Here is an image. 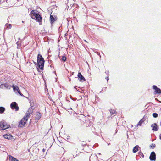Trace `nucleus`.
I'll use <instances>...</instances> for the list:
<instances>
[{
  "label": "nucleus",
  "mask_w": 161,
  "mask_h": 161,
  "mask_svg": "<svg viewBox=\"0 0 161 161\" xmlns=\"http://www.w3.org/2000/svg\"><path fill=\"white\" fill-rule=\"evenodd\" d=\"M19 42H17V43H16V44H17V45L18 46H19Z\"/></svg>",
  "instance_id": "c85d7f7f"
},
{
  "label": "nucleus",
  "mask_w": 161,
  "mask_h": 161,
  "mask_svg": "<svg viewBox=\"0 0 161 161\" xmlns=\"http://www.w3.org/2000/svg\"><path fill=\"white\" fill-rule=\"evenodd\" d=\"M5 110V108L3 107H0V113H3Z\"/></svg>",
  "instance_id": "a211bd4d"
},
{
  "label": "nucleus",
  "mask_w": 161,
  "mask_h": 161,
  "mask_svg": "<svg viewBox=\"0 0 161 161\" xmlns=\"http://www.w3.org/2000/svg\"><path fill=\"white\" fill-rule=\"evenodd\" d=\"M30 106H31V108L33 107V105L31 103H30Z\"/></svg>",
  "instance_id": "c756f323"
},
{
  "label": "nucleus",
  "mask_w": 161,
  "mask_h": 161,
  "mask_svg": "<svg viewBox=\"0 0 161 161\" xmlns=\"http://www.w3.org/2000/svg\"><path fill=\"white\" fill-rule=\"evenodd\" d=\"M41 115L40 113H37L36 114L35 120L37 122L41 118Z\"/></svg>",
  "instance_id": "9d476101"
},
{
  "label": "nucleus",
  "mask_w": 161,
  "mask_h": 161,
  "mask_svg": "<svg viewBox=\"0 0 161 161\" xmlns=\"http://www.w3.org/2000/svg\"><path fill=\"white\" fill-rule=\"evenodd\" d=\"M151 127H152V130L153 131H157L158 130L157 126L156 123L152 124Z\"/></svg>",
  "instance_id": "1a4fd4ad"
},
{
  "label": "nucleus",
  "mask_w": 161,
  "mask_h": 161,
  "mask_svg": "<svg viewBox=\"0 0 161 161\" xmlns=\"http://www.w3.org/2000/svg\"><path fill=\"white\" fill-rule=\"evenodd\" d=\"M153 89L155 90V93H161V90L157 87L156 86H153Z\"/></svg>",
  "instance_id": "6e6552de"
},
{
  "label": "nucleus",
  "mask_w": 161,
  "mask_h": 161,
  "mask_svg": "<svg viewBox=\"0 0 161 161\" xmlns=\"http://www.w3.org/2000/svg\"><path fill=\"white\" fill-rule=\"evenodd\" d=\"M159 138L161 140V134L159 135Z\"/></svg>",
  "instance_id": "2f4dec72"
},
{
  "label": "nucleus",
  "mask_w": 161,
  "mask_h": 161,
  "mask_svg": "<svg viewBox=\"0 0 161 161\" xmlns=\"http://www.w3.org/2000/svg\"><path fill=\"white\" fill-rule=\"evenodd\" d=\"M5 26L6 27L7 29H9L11 28L12 26V25L11 24H9L8 25L7 24H6Z\"/></svg>",
  "instance_id": "aec40b11"
},
{
  "label": "nucleus",
  "mask_w": 161,
  "mask_h": 161,
  "mask_svg": "<svg viewBox=\"0 0 161 161\" xmlns=\"http://www.w3.org/2000/svg\"><path fill=\"white\" fill-rule=\"evenodd\" d=\"M20 95L21 96H23V94L21 93L20 92H20L19 93Z\"/></svg>",
  "instance_id": "7c9ffc66"
},
{
  "label": "nucleus",
  "mask_w": 161,
  "mask_h": 161,
  "mask_svg": "<svg viewBox=\"0 0 161 161\" xmlns=\"http://www.w3.org/2000/svg\"><path fill=\"white\" fill-rule=\"evenodd\" d=\"M31 17L32 18L34 19V18H33V17H32V16H31Z\"/></svg>",
  "instance_id": "f704fd0d"
},
{
  "label": "nucleus",
  "mask_w": 161,
  "mask_h": 161,
  "mask_svg": "<svg viewBox=\"0 0 161 161\" xmlns=\"http://www.w3.org/2000/svg\"><path fill=\"white\" fill-rule=\"evenodd\" d=\"M37 16H35L36 20L37 21L40 22L42 20V18L41 17V15L38 14V15H37Z\"/></svg>",
  "instance_id": "2eb2a0df"
},
{
  "label": "nucleus",
  "mask_w": 161,
  "mask_h": 161,
  "mask_svg": "<svg viewBox=\"0 0 161 161\" xmlns=\"http://www.w3.org/2000/svg\"><path fill=\"white\" fill-rule=\"evenodd\" d=\"M61 59L63 61L65 62L66 60V58L65 56H63Z\"/></svg>",
  "instance_id": "393cba45"
},
{
  "label": "nucleus",
  "mask_w": 161,
  "mask_h": 161,
  "mask_svg": "<svg viewBox=\"0 0 161 161\" xmlns=\"http://www.w3.org/2000/svg\"><path fill=\"white\" fill-rule=\"evenodd\" d=\"M78 79H79V81H82V80L84 81H85L86 80L85 78L82 75L81 73L80 72L78 73Z\"/></svg>",
  "instance_id": "0eeeda50"
},
{
  "label": "nucleus",
  "mask_w": 161,
  "mask_h": 161,
  "mask_svg": "<svg viewBox=\"0 0 161 161\" xmlns=\"http://www.w3.org/2000/svg\"><path fill=\"white\" fill-rule=\"evenodd\" d=\"M149 158L151 161H155L156 159V154L154 152H152Z\"/></svg>",
  "instance_id": "39448f33"
},
{
  "label": "nucleus",
  "mask_w": 161,
  "mask_h": 161,
  "mask_svg": "<svg viewBox=\"0 0 161 161\" xmlns=\"http://www.w3.org/2000/svg\"><path fill=\"white\" fill-rule=\"evenodd\" d=\"M11 159H11V161H19L16 158H14V157L11 156Z\"/></svg>",
  "instance_id": "4be33fe9"
},
{
  "label": "nucleus",
  "mask_w": 161,
  "mask_h": 161,
  "mask_svg": "<svg viewBox=\"0 0 161 161\" xmlns=\"http://www.w3.org/2000/svg\"><path fill=\"white\" fill-rule=\"evenodd\" d=\"M143 122V119H142L141 120H140L139 121L138 123L137 124L138 125H141V124L142 123V122Z\"/></svg>",
  "instance_id": "b1692460"
},
{
  "label": "nucleus",
  "mask_w": 161,
  "mask_h": 161,
  "mask_svg": "<svg viewBox=\"0 0 161 161\" xmlns=\"http://www.w3.org/2000/svg\"><path fill=\"white\" fill-rule=\"evenodd\" d=\"M52 13H51L50 15V22L51 24L54 22L55 20L57 19L56 17L54 15H52Z\"/></svg>",
  "instance_id": "423d86ee"
},
{
  "label": "nucleus",
  "mask_w": 161,
  "mask_h": 161,
  "mask_svg": "<svg viewBox=\"0 0 161 161\" xmlns=\"http://www.w3.org/2000/svg\"><path fill=\"white\" fill-rule=\"evenodd\" d=\"M9 127V125L7 124L6 122L4 121V124L3 125V126L2 127V130L6 129Z\"/></svg>",
  "instance_id": "ddd939ff"
},
{
  "label": "nucleus",
  "mask_w": 161,
  "mask_h": 161,
  "mask_svg": "<svg viewBox=\"0 0 161 161\" xmlns=\"http://www.w3.org/2000/svg\"><path fill=\"white\" fill-rule=\"evenodd\" d=\"M105 73L108 74H108H109V71H106L105 72Z\"/></svg>",
  "instance_id": "bb28decb"
},
{
  "label": "nucleus",
  "mask_w": 161,
  "mask_h": 161,
  "mask_svg": "<svg viewBox=\"0 0 161 161\" xmlns=\"http://www.w3.org/2000/svg\"><path fill=\"white\" fill-rule=\"evenodd\" d=\"M155 147V145L154 144L152 143L150 145V147L151 148H154Z\"/></svg>",
  "instance_id": "a878e982"
},
{
  "label": "nucleus",
  "mask_w": 161,
  "mask_h": 161,
  "mask_svg": "<svg viewBox=\"0 0 161 161\" xmlns=\"http://www.w3.org/2000/svg\"><path fill=\"white\" fill-rule=\"evenodd\" d=\"M110 114L111 115H112L113 114H114L116 113V111L114 110H112V109H111L110 110Z\"/></svg>",
  "instance_id": "6ab92c4d"
},
{
  "label": "nucleus",
  "mask_w": 161,
  "mask_h": 161,
  "mask_svg": "<svg viewBox=\"0 0 161 161\" xmlns=\"http://www.w3.org/2000/svg\"><path fill=\"white\" fill-rule=\"evenodd\" d=\"M153 116L154 118H157L158 116V114L157 113H154L153 114Z\"/></svg>",
  "instance_id": "5701e85b"
},
{
  "label": "nucleus",
  "mask_w": 161,
  "mask_h": 161,
  "mask_svg": "<svg viewBox=\"0 0 161 161\" xmlns=\"http://www.w3.org/2000/svg\"><path fill=\"white\" fill-rule=\"evenodd\" d=\"M4 124V121H2L0 122V129H2V127Z\"/></svg>",
  "instance_id": "412c9836"
},
{
  "label": "nucleus",
  "mask_w": 161,
  "mask_h": 161,
  "mask_svg": "<svg viewBox=\"0 0 161 161\" xmlns=\"http://www.w3.org/2000/svg\"><path fill=\"white\" fill-rule=\"evenodd\" d=\"M106 79L107 80V81H108L109 80V78L108 77H107L106 78Z\"/></svg>",
  "instance_id": "cd10ccee"
},
{
  "label": "nucleus",
  "mask_w": 161,
  "mask_h": 161,
  "mask_svg": "<svg viewBox=\"0 0 161 161\" xmlns=\"http://www.w3.org/2000/svg\"><path fill=\"white\" fill-rule=\"evenodd\" d=\"M45 151V149H42V151H43V152H44Z\"/></svg>",
  "instance_id": "473e14b6"
},
{
  "label": "nucleus",
  "mask_w": 161,
  "mask_h": 161,
  "mask_svg": "<svg viewBox=\"0 0 161 161\" xmlns=\"http://www.w3.org/2000/svg\"><path fill=\"white\" fill-rule=\"evenodd\" d=\"M8 85L7 83L2 84L0 85V88L3 89L8 88Z\"/></svg>",
  "instance_id": "f8f14e48"
},
{
  "label": "nucleus",
  "mask_w": 161,
  "mask_h": 161,
  "mask_svg": "<svg viewBox=\"0 0 161 161\" xmlns=\"http://www.w3.org/2000/svg\"><path fill=\"white\" fill-rule=\"evenodd\" d=\"M1 0H0V3H1Z\"/></svg>",
  "instance_id": "c9c22d12"
},
{
  "label": "nucleus",
  "mask_w": 161,
  "mask_h": 161,
  "mask_svg": "<svg viewBox=\"0 0 161 161\" xmlns=\"http://www.w3.org/2000/svg\"><path fill=\"white\" fill-rule=\"evenodd\" d=\"M33 111V109L32 108L30 107L29 108L28 110L27 111L26 113L25 114V116L27 118H29L30 117V115L32 114Z\"/></svg>",
  "instance_id": "20e7f679"
},
{
  "label": "nucleus",
  "mask_w": 161,
  "mask_h": 161,
  "mask_svg": "<svg viewBox=\"0 0 161 161\" xmlns=\"http://www.w3.org/2000/svg\"><path fill=\"white\" fill-rule=\"evenodd\" d=\"M3 136L5 138L8 139H10L12 137V136L10 134H6L4 135Z\"/></svg>",
  "instance_id": "dca6fc26"
},
{
  "label": "nucleus",
  "mask_w": 161,
  "mask_h": 161,
  "mask_svg": "<svg viewBox=\"0 0 161 161\" xmlns=\"http://www.w3.org/2000/svg\"><path fill=\"white\" fill-rule=\"evenodd\" d=\"M28 118L25 116L20 120L19 126V127H22L26 124V122L28 120Z\"/></svg>",
  "instance_id": "f03ea898"
},
{
  "label": "nucleus",
  "mask_w": 161,
  "mask_h": 161,
  "mask_svg": "<svg viewBox=\"0 0 161 161\" xmlns=\"http://www.w3.org/2000/svg\"><path fill=\"white\" fill-rule=\"evenodd\" d=\"M110 143L108 144V145H110Z\"/></svg>",
  "instance_id": "e433bc0d"
},
{
  "label": "nucleus",
  "mask_w": 161,
  "mask_h": 161,
  "mask_svg": "<svg viewBox=\"0 0 161 161\" xmlns=\"http://www.w3.org/2000/svg\"><path fill=\"white\" fill-rule=\"evenodd\" d=\"M33 62L35 64L37 65L38 67L37 68V69L38 71H39V68L41 70H43V69L45 61L41 54H38L37 63H36L34 61Z\"/></svg>",
  "instance_id": "f257e3e1"
},
{
  "label": "nucleus",
  "mask_w": 161,
  "mask_h": 161,
  "mask_svg": "<svg viewBox=\"0 0 161 161\" xmlns=\"http://www.w3.org/2000/svg\"><path fill=\"white\" fill-rule=\"evenodd\" d=\"M10 107L12 109H15L16 110H19V108L16 102H13L10 104Z\"/></svg>",
  "instance_id": "7ed1b4c3"
},
{
  "label": "nucleus",
  "mask_w": 161,
  "mask_h": 161,
  "mask_svg": "<svg viewBox=\"0 0 161 161\" xmlns=\"http://www.w3.org/2000/svg\"><path fill=\"white\" fill-rule=\"evenodd\" d=\"M97 54H98V55H100V53H97Z\"/></svg>",
  "instance_id": "72a5a7b5"
},
{
  "label": "nucleus",
  "mask_w": 161,
  "mask_h": 161,
  "mask_svg": "<svg viewBox=\"0 0 161 161\" xmlns=\"http://www.w3.org/2000/svg\"><path fill=\"white\" fill-rule=\"evenodd\" d=\"M12 87L14 90L16 92H17L18 93H19L20 90L19 87L17 86H16L14 85L12 86Z\"/></svg>",
  "instance_id": "4468645a"
},
{
  "label": "nucleus",
  "mask_w": 161,
  "mask_h": 161,
  "mask_svg": "<svg viewBox=\"0 0 161 161\" xmlns=\"http://www.w3.org/2000/svg\"><path fill=\"white\" fill-rule=\"evenodd\" d=\"M38 12L36 10H33L31 11V15H32V14L34 15V17L37 16V15H38Z\"/></svg>",
  "instance_id": "9b49d317"
},
{
  "label": "nucleus",
  "mask_w": 161,
  "mask_h": 161,
  "mask_svg": "<svg viewBox=\"0 0 161 161\" xmlns=\"http://www.w3.org/2000/svg\"><path fill=\"white\" fill-rule=\"evenodd\" d=\"M139 147V146L138 145H136L135 146L133 149V152L134 153L136 152L138 150V148Z\"/></svg>",
  "instance_id": "f3484780"
}]
</instances>
